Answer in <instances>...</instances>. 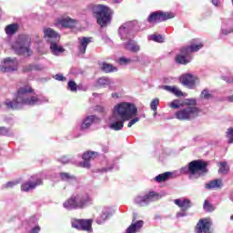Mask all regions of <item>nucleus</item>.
Masks as SVG:
<instances>
[{"label": "nucleus", "instance_id": "f257e3e1", "mask_svg": "<svg viewBox=\"0 0 233 233\" xmlns=\"http://www.w3.org/2000/svg\"><path fill=\"white\" fill-rule=\"evenodd\" d=\"M137 116V107L136 105L127 102H122L114 106L113 113L109 121V128L111 130H123L125 121H130L133 117Z\"/></svg>", "mask_w": 233, "mask_h": 233}, {"label": "nucleus", "instance_id": "f03ea898", "mask_svg": "<svg viewBox=\"0 0 233 233\" xmlns=\"http://www.w3.org/2000/svg\"><path fill=\"white\" fill-rule=\"evenodd\" d=\"M34 89L30 86H25L20 87L17 90L15 98L12 100H5V105L7 108L11 110H17L21 108L25 105H28L29 106H34V105H39V97L36 96H32Z\"/></svg>", "mask_w": 233, "mask_h": 233}, {"label": "nucleus", "instance_id": "7ed1b4c3", "mask_svg": "<svg viewBox=\"0 0 233 233\" xmlns=\"http://www.w3.org/2000/svg\"><path fill=\"white\" fill-rule=\"evenodd\" d=\"M134 30H137V21H129L122 25L118 29V34L122 39V41H127L124 43V48L126 50H129V52H139V46L132 39L133 35L132 32Z\"/></svg>", "mask_w": 233, "mask_h": 233}, {"label": "nucleus", "instance_id": "20e7f679", "mask_svg": "<svg viewBox=\"0 0 233 233\" xmlns=\"http://www.w3.org/2000/svg\"><path fill=\"white\" fill-rule=\"evenodd\" d=\"M93 17L96 18V23L105 28L112 23V15H114V11L110 7L104 5H89Z\"/></svg>", "mask_w": 233, "mask_h": 233}, {"label": "nucleus", "instance_id": "39448f33", "mask_svg": "<svg viewBox=\"0 0 233 233\" xmlns=\"http://www.w3.org/2000/svg\"><path fill=\"white\" fill-rule=\"evenodd\" d=\"M207 162L198 159L187 164V167L180 169L181 174H187L189 179H199L201 176H205L208 172Z\"/></svg>", "mask_w": 233, "mask_h": 233}, {"label": "nucleus", "instance_id": "423d86ee", "mask_svg": "<svg viewBox=\"0 0 233 233\" xmlns=\"http://www.w3.org/2000/svg\"><path fill=\"white\" fill-rule=\"evenodd\" d=\"M92 198L88 196V193L80 192L72 195L63 204L64 208L66 210H77V208H85L90 205Z\"/></svg>", "mask_w": 233, "mask_h": 233}, {"label": "nucleus", "instance_id": "0eeeda50", "mask_svg": "<svg viewBox=\"0 0 233 233\" xmlns=\"http://www.w3.org/2000/svg\"><path fill=\"white\" fill-rule=\"evenodd\" d=\"M194 43H198V39H193V43L190 45V46L181 48L180 54L176 57V61L178 63V65H188V63L192 61V56H190V54H192V52H198L203 47V44Z\"/></svg>", "mask_w": 233, "mask_h": 233}, {"label": "nucleus", "instance_id": "6e6552de", "mask_svg": "<svg viewBox=\"0 0 233 233\" xmlns=\"http://www.w3.org/2000/svg\"><path fill=\"white\" fill-rule=\"evenodd\" d=\"M198 116H199V108L197 106H186L175 113V117L178 121H192Z\"/></svg>", "mask_w": 233, "mask_h": 233}, {"label": "nucleus", "instance_id": "1a4fd4ad", "mask_svg": "<svg viewBox=\"0 0 233 233\" xmlns=\"http://www.w3.org/2000/svg\"><path fill=\"white\" fill-rule=\"evenodd\" d=\"M30 36L26 35H20L15 43L13 44L12 48L16 54H28L30 52Z\"/></svg>", "mask_w": 233, "mask_h": 233}, {"label": "nucleus", "instance_id": "9d476101", "mask_svg": "<svg viewBox=\"0 0 233 233\" xmlns=\"http://www.w3.org/2000/svg\"><path fill=\"white\" fill-rule=\"evenodd\" d=\"M160 198L161 196L156 193V191H150L147 194L137 196L134 198V203L138 205V207H147V205H149L152 201H157V199Z\"/></svg>", "mask_w": 233, "mask_h": 233}, {"label": "nucleus", "instance_id": "9b49d317", "mask_svg": "<svg viewBox=\"0 0 233 233\" xmlns=\"http://www.w3.org/2000/svg\"><path fill=\"white\" fill-rule=\"evenodd\" d=\"M174 18V13H165L163 11H156L149 15L147 17V23L150 25H156V23H163L167 19Z\"/></svg>", "mask_w": 233, "mask_h": 233}, {"label": "nucleus", "instance_id": "f8f14e48", "mask_svg": "<svg viewBox=\"0 0 233 233\" xmlns=\"http://www.w3.org/2000/svg\"><path fill=\"white\" fill-rule=\"evenodd\" d=\"M39 185H43V180L37 177V176H33L28 181L22 184L21 190H23V192H28L30 190H34V188H35V187H39Z\"/></svg>", "mask_w": 233, "mask_h": 233}, {"label": "nucleus", "instance_id": "ddd939ff", "mask_svg": "<svg viewBox=\"0 0 233 233\" xmlns=\"http://www.w3.org/2000/svg\"><path fill=\"white\" fill-rule=\"evenodd\" d=\"M44 37L46 39L47 43L52 44L54 42L59 43L61 36L57 32L52 28H44Z\"/></svg>", "mask_w": 233, "mask_h": 233}, {"label": "nucleus", "instance_id": "4468645a", "mask_svg": "<svg viewBox=\"0 0 233 233\" xmlns=\"http://www.w3.org/2000/svg\"><path fill=\"white\" fill-rule=\"evenodd\" d=\"M77 20L72 19L68 16L58 18L56 21V26L61 28H76Z\"/></svg>", "mask_w": 233, "mask_h": 233}, {"label": "nucleus", "instance_id": "2eb2a0df", "mask_svg": "<svg viewBox=\"0 0 233 233\" xmlns=\"http://www.w3.org/2000/svg\"><path fill=\"white\" fill-rule=\"evenodd\" d=\"M180 81L182 85L187 86V88H194L198 81V78L192 74H186L180 77Z\"/></svg>", "mask_w": 233, "mask_h": 233}, {"label": "nucleus", "instance_id": "dca6fc26", "mask_svg": "<svg viewBox=\"0 0 233 233\" xmlns=\"http://www.w3.org/2000/svg\"><path fill=\"white\" fill-rule=\"evenodd\" d=\"M5 66L1 67V72H15L19 63L17 60L7 57L4 60Z\"/></svg>", "mask_w": 233, "mask_h": 233}, {"label": "nucleus", "instance_id": "f3484780", "mask_svg": "<svg viewBox=\"0 0 233 233\" xmlns=\"http://www.w3.org/2000/svg\"><path fill=\"white\" fill-rule=\"evenodd\" d=\"M72 227L77 230H89L92 228V220L90 219H76L72 222Z\"/></svg>", "mask_w": 233, "mask_h": 233}, {"label": "nucleus", "instance_id": "a211bd4d", "mask_svg": "<svg viewBox=\"0 0 233 233\" xmlns=\"http://www.w3.org/2000/svg\"><path fill=\"white\" fill-rule=\"evenodd\" d=\"M197 233H212L210 232V222L207 219H200L196 226Z\"/></svg>", "mask_w": 233, "mask_h": 233}, {"label": "nucleus", "instance_id": "6ab92c4d", "mask_svg": "<svg viewBox=\"0 0 233 233\" xmlns=\"http://www.w3.org/2000/svg\"><path fill=\"white\" fill-rule=\"evenodd\" d=\"M91 39L92 38L86 36L78 38V50L80 54H85L86 52V47L92 43Z\"/></svg>", "mask_w": 233, "mask_h": 233}, {"label": "nucleus", "instance_id": "aec40b11", "mask_svg": "<svg viewBox=\"0 0 233 233\" xmlns=\"http://www.w3.org/2000/svg\"><path fill=\"white\" fill-rule=\"evenodd\" d=\"M144 222L143 220L136 221V218L133 219L131 225L127 228L126 233H136L139 232L143 228Z\"/></svg>", "mask_w": 233, "mask_h": 233}, {"label": "nucleus", "instance_id": "412c9836", "mask_svg": "<svg viewBox=\"0 0 233 233\" xmlns=\"http://www.w3.org/2000/svg\"><path fill=\"white\" fill-rule=\"evenodd\" d=\"M175 205L181 210H188L192 207V202L188 198H177L174 200Z\"/></svg>", "mask_w": 233, "mask_h": 233}, {"label": "nucleus", "instance_id": "4be33fe9", "mask_svg": "<svg viewBox=\"0 0 233 233\" xmlns=\"http://www.w3.org/2000/svg\"><path fill=\"white\" fill-rule=\"evenodd\" d=\"M100 121H101V119H99V117H97L94 115L88 116L84 120V122L81 126V128H82V130H86V128H88L92 125V123H99Z\"/></svg>", "mask_w": 233, "mask_h": 233}, {"label": "nucleus", "instance_id": "5701e85b", "mask_svg": "<svg viewBox=\"0 0 233 233\" xmlns=\"http://www.w3.org/2000/svg\"><path fill=\"white\" fill-rule=\"evenodd\" d=\"M110 216H112V214L110 213V209L104 208L100 216L96 218V222L97 223V225H103V223H105V221H106V219H108Z\"/></svg>", "mask_w": 233, "mask_h": 233}, {"label": "nucleus", "instance_id": "b1692460", "mask_svg": "<svg viewBox=\"0 0 233 233\" xmlns=\"http://www.w3.org/2000/svg\"><path fill=\"white\" fill-rule=\"evenodd\" d=\"M50 50L53 56H59V54H63V52H65V48L59 46V42L56 41L50 44Z\"/></svg>", "mask_w": 233, "mask_h": 233}, {"label": "nucleus", "instance_id": "393cba45", "mask_svg": "<svg viewBox=\"0 0 233 233\" xmlns=\"http://www.w3.org/2000/svg\"><path fill=\"white\" fill-rule=\"evenodd\" d=\"M164 90H167V92H171V94H174L177 97H181L183 96V92L177 88V86H164Z\"/></svg>", "mask_w": 233, "mask_h": 233}, {"label": "nucleus", "instance_id": "a878e982", "mask_svg": "<svg viewBox=\"0 0 233 233\" xmlns=\"http://www.w3.org/2000/svg\"><path fill=\"white\" fill-rule=\"evenodd\" d=\"M223 187V180L221 179H215L210 181L209 183L206 184V188H221Z\"/></svg>", "mask_w": 233, "mask_h": 233}, {"label": "nucleus", "instance_id": "bb28decb", "mask_svg": "<svg viewBox=\"0 0 233 233\" xmlns=\"http://www.w3.org/2000/svg\"><path fill=\"white\" fill-rule=\"evenodd\" d=\"M17 30H19V25L17 24H11L5 27V33L7 35H14Z\"/></svg>", "mask_w": 233, "mask_h": 233}, {"label": "nucleus", "instance_id": "cd10ccee", "mask_svg": "<svg viewBox=\"0 0 233 233\" xmlns=\"http://www.w3.org/2000/svg\"><path fill=\"white\" fill-rule=\"evenodd\" d=\"M218 167V174H222L223 176H227V174H228L230 167L227 162H220Z\"/></svg>", "mask_w": 233, "mask_h": 233}, {"label": "nucleus", "instance_id": "c85d7f7f", "mask_svg": "<svg viewBox=\"0 0 233 233\" xmlns=\"http://www.w3.org/2000/svg\"><path fill=\"white\" fill-rule=\"evenodd\" d=\"M170 176H172V173L170 172L160 174L155 177V181H157V183H163L165 181H167Z\"/></svg>", "mask_w": 233, "mask_h": 233}, {"label": "nucleus", "instance_id": "c756f323", "mask_svg": "<svg viewBox=\"0 0 233 233\" xmlns=\"http://www.w3.org/2000/svg\"><path fill=\"white\" fill-rule=\"evenodd\" d=\"M101 70H103V72H106V74H109V72H117V67L113 66L111 64L103 63Z\"/></svg>", "mask_w": 233, "mask_h": 233}, {"label": "nucleus", "instance_id": "7c9ffc66", "mask_svg": "<svg viewBox=\"0 0 233 233\" xmlns=\"http://www.w3.org/2000/svg\"><path fill=\"white\" fill-rule=\"evenodd\" d=\"M100 86H108L112 85V79L106 76L100 77L97 81Z\"/></svg>", "mask_w": 233, "mask_h": 233}, {"label": "nucleus", "instance_id": "2f4dec72", "mask_svg": "<svg viewBox=\"0 0 233 233\" xmlns=\"http://www.w3.org/2000/svg\"><path fill=\"white\" fill-rule=\"evenodd\" d=\"M151 41H155L156 43H165V37L161 35L154 34L149 36Z\"/></svg>", "mask_w": 233, "mask_h": 233}, {"label": "nucleus", "instance_id": "473e14b6", "mask_svg": "<svg viewBox=\"0 0 233 233\" xmlns=\"http://www.w3.org/2000/svg\"><path fill=\"white\" fill-rule=\"evenodd\" d=\"M95 157H97V153L96 152L87 151L83 155V159L86 161H92V159H94Z\"/></svg>", "mask_w": 233, "mask_h": 233}, {"label": "nucleus", "instance_id": "72a5a7b5", "mask_svg": "<svg viewBox=\"0 0 233 233\" xmlns=\"http://www.w3.org/2000/svg\"><path fill=\"white\" fill-rule=\"evenodd\" d=\"M203 208L206 212H214L216 210V208L208 202V200H205Z\"/></svg>", "mask_w": 233, "mask_h": 233}, {"label": "nucleus", "instance_id": "f704fd0d", "mask_svg": "<svg viewBox=\"0 0 233 233\" xmlns=\"http://www.w3.org/2000/svg\"><path fill=\"white\" fill-rule=\"evenodd\" d=\"M60 177L62 181H72L76 179V177L69 173H60Z\"/></svg>", "mask_w": 233, "mask_h": 233}, {"label": "nucleus", "instance_id": "c9c22d12", "mask_svg": "<svg viewBox=\"0 0 233 233\" xmlns=\"http://www.w3.org/2000/svg\"><path fill=\"white\" fill-rule=\"evenodd\" d=\"M226 134V137L228 138V143L231 145L233 143V127L228 128Z\"/></svg>", "mask_w": 233, "mask_h": 233}, {"label": "nucleus", "instance_id": "e433bc0d", "mask_svg": "<svg viewBox=\"0 0 233 233\" xmlns=\"http://www.w3.org/2000/svg\"><path fill=\"white\" fill-rule=\"evenodd\" d=\"M184 105L186 106H196V105H198V100H196V98H188L185 100Z\"/></svg>", "mask_w": 233, "mask_h": 233}, {"label": "nucleus", "instance_id": "4c0bfd02", "mask_svg": "<svg viewBox=\"0 0 233 233\" xmlns=\"http://www.w3.org/2000/svg\"><path fill=\"white\" fill-rule=\"evenodd\" d=\"M158 105H159V99L155 98L151 101L150 106H151V110H153L155 112V116H156V114H157V110Z\"/></svg>", "mask_w": 233, "mask_h": 233}, {"label": "nucleus", "instance_id": "58836bf2", "mask_svg": "<svg viewBox=\"0 0 233 233\" xmlns=\"http://www.w3.org/2000/svg\"><path fill=\"white\" fill-rule=\"evenodd\" d=\"M68 90H71V92H77V84L74 81H69L67 84Z\"/></svg>", "mask_w": 233, "mask_h": 233}, {"label": "nucleus", "instance_id": "ea45409f", "mask_svg": "<svg viewBox=\"0 0 233 233\" xmlns=\"http://www.w3.org/2000/svg\"><path fill=\"white\" fill-rule=\"evenodd\" d=\"M201 99H210L212 95L208 92V89H204L200 95Z\"/></svg>", "mask_w": 233, "mask_h": 233}, {"label": "nucleus", "instance_id": "a19ab883", "mask_svg": "<svg viewBox=\"0 0 233 233\" xmlns=\"http://www.w3.org/2000/svg\"><path fill=\"white\" fill-rule=\"evenodd\" d=\"M33 70L36 72H43L45 66L42 64H33Z\"/></svg>", "mask_w": 233, "mask_h": 233}, {"label": "nucleus", "instance_id": "79ce46f5", "mask_svg": "<svg viewBox=\"0 0 233 233\" xmlns=\"http://www.w3.org/2000/svg\"><path fill=\"white\" fill-rule=\"evenodd\" d=\"M34 71V64H29L26 66H24L23 67V72L28 73Z\"/></svg>", "mask_w": 233, "mask_h": 233}, {"label": "nucleus", "instance_id": "37998d69", "mask_svg": "<svg viewBox=\"0 0 233 233\" xmlns=\"http://www.w3.org/2000/svg\"><path fill=\"white\" fill-rule=\"evenodd\" d=\"M0 136H10V129L6 127H0Z\"/></svg>", "mask_w": 233, "mask_h": 233}, {"label": "nucleus", "instance_id": "c03bdc74", "mask_svg": "<svg viewBox=\"0 0 233 233\" xmlns=\"http://www.w3.org/2000/svg\"><path fill=\"white\" fill-rule=\"evenodd\" d=\"M79 167H82V168H90V161L84 159V161L79 162Z\"/></svg>", "mask_w": 233, "mask_h": 233}, {"label": "nucleus", "instance_id": "a18cd8bd", "mask_svg": "<svg viewBox=\"0 0 233 233\" xmlns=\"http://www.w3.org/2000/svg\"><path fill=\"white\" fill-rule=\"evenodd\" d=\"M130 63V59H127L126 57H120L118 59V65H128Z\"/></svg>", "mask_w": 233, "mask_h": 233}, {"label": "nucleus", "instance_id": "49530a36", "mask_svg": "<svg viewBox=\"0 0 233 233\" xmlns=\"http://www.w3.org/2000/svg\"><path fill=\"white\" fill-rule=\"evenodd\" d=\"M139 122V117L136 116L133 119L129 121L127 124L128 128H131L133 125H136V123Z\"/></svg>", "mask_w": 233, "mask_h": 233}, {"label": "nucleus", "instance_id": "de8ad7c7", "mask_svg": "<svg viewBox=\"0 0 233 233\" xmlns=\"http://www.w3.org/2000/svg\"><path fill=\"white\" fill-rule=\"evenodd\" d=\"M171 108H175L177 109L179 108V100L175 99L172 101V103L170 104Z\"/></svg>", "mask_w": 233, "mask_h": 233}, {"label": "nucleus", "instance_id": "09e8293b", "mask_svg": "<svg viewBox=\"0 0 233 233\" xmlns=\"http://www.w3.org/2000/svg\"><path fill=\"white\" fill-rule=\"evenodd\" d=\"M55 79H56V81H66V77H65L62 74L56 75Z\"/></svg>", "mask_w": 233, "mask_h": 233}, {"label": "nucleus", "instance_id": "8fccbe9b", "mask_svg": "<svg viewBox=\"0 0 233 233\" xmlns=\"http://www.w3.org/2000/svg\"><path fill=\"white\" fill-rule=\"evenodd\" d=\"M232 33H233L232 27L229 29H222L221 30V34H223V35H228V34H232Z\"/></svg>", "mask_w": 233, "mask_h": 233}, {"label": "nucleus", "instance_id": "3c124183", "mask_svg": "<svg viewBox=\"0 0 233 233\" xmlns=\"http://www.w3.org/2000/svg\"><path fill=\"white\" fill-rule=\"evenodd\" d=\"M187 216V210H182L178 213H177V218H185Z\"/></svg>", "mask_w": 233, "mask_h": 233}, {"label": "nucleus", "instance_id": "603ef678", "mask_svg": "<svg viewBox=\"0 0 233 233\" xmlns=\"http://www.w3.org/2000/svg\"><path fill=\"white\" fill-rule=\"evenodd\" d=\"M58 161H60V163H63L64 165H66V163H69L70 159H68V157H63L62 158L58 159Z\"/></svg>", "mask_w": 233, "mask_h": 233}, {"label": "nucleus", "instance_id": "864d4df0", "mask_svg": "<svg viewBox=\"0 0 233 233\" xmlns=\"http://www.w3.org/2000/svg\"><path fill=\"white\" fill-rule=\"evenodd\" d=\"M222 79H224V81H226V83H233V77L230 76H223Z\"/></svg>", "mask_w": 233, "mask_h": 233}, {"label": "nucleus", "instance_id": "5fc2aeb1", "mask_svg": "<svg viewBox=\"0 0 233 233\" xmlns=\"http://www.w3.org/2000/svg\"><path fill=\"white\" fill-rule=\"evenodd\" d=\"M211 3L214 5V6H219V5H221L220 0H211Z\"/></svg>", "mask_w": 233, "mask_h": 233}, {"label": "nucleus", "instance_id": "6e6d98bb", "mask_svg": "<svg viewBox=\"0 0 233 233\" xmlns=\"http://www.w3.org/2000/svg\"><path fill=\"white\" fill-rule=\"evenodd\" d=\"M15 182H7L6 183V188H12V187H15Z\"/></svg>", "mask_w": 233, "mask_h": 233}, {"label": "nucleus", "instance_id": "4d7b16f0", "mask_svg": "<svg viewBox=\"0 0 233 233\" xmlns=\"http://www.w3.org/2000/svg\"><path fill=\"white\" fill-rule=\"evenodd\" d=\"M39 227H35L29 233H39Z\"/></svg>", "mask_w": 233, "mask_h": 233}, {"label": "nucleus", "instance_id": "13d9d810", "mask_svg": "<svg viewBox=\"0 0 233 233\" xmlns=\"http://www.w3.org/2000/svg\"><path fill=\"white\" fill-rule=\"evenodd\" d=\"M228 101L233 103V95L228 97Z\"/></svg>", "mask_w": 233, "mask_h": 233}, {"label": "nucleus", "instance_id": "bf43d9fd", "mask_svg": "<svg viewBox=\"0 0 233 233\" xmlns=\"http://www.w3.org/2000/svg\"><path fill=\"white\" fill-rule=\"evenodd\" d=\"M114 3H121V0H114Z\"/></svg>", "mask_w": 233, "mask_h": 233}, {"label": "nucleus", "instance_id": "052dcab7", "mask_svg": "<svg viewBox=\"0 0 233 233\" xmlns=\"http://www.w3.org/2000/svg\"><path fill=\"white\" fill-rule=\"evenodd\" d=\"M102 172H106V168L102 169Z\"/></svg>", "mask_w": 233, "mask_h": 233}, {"label": "nucleus", "instance_id": "680f3d73", "mask_svg": "<svg viewBox=\"0 0 233 233\" xmlns=\"http://www.w3.org/2000/svg\"><path fill=\"white\" fill-rule=\"evenodd\" d=\"M230 220L233 221V215L230 217Z\"/></svg>", "mask_w": 233, "mask_h": 233}, {"label": "nucleus", "instance_id": "e2e57ef3", "mask_svg": "<svg viewBox=\"0 0 233 233\" xmlns=\"http://www.w3.org/2000/svg\"><path fill=\"white\" fill-rule=\"evenodd\" d=\"M116 94H112V96H113V97H116Z\"/></svg>", "mask_w": 233, "mask_h": 233}]
</instances>
